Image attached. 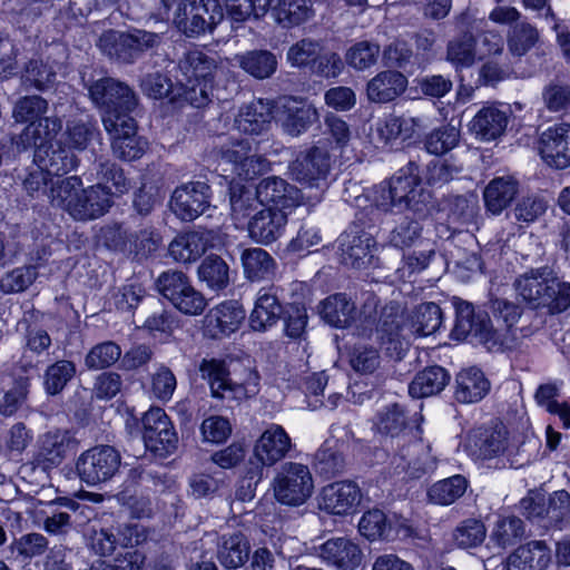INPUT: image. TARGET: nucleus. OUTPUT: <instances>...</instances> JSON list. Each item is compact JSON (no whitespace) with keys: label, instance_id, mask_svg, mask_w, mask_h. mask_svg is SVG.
Wrapping results in <instances>:
<instances>
[{"label":"nucleus","instance_id":"nucleus-1","mask_svg":"<svg viewBox=\"0 0 570 570\" xmlns=\"http://www.w3.org/2000/svg\"><path fill=\"white\" fill-rule=\"evenodd\" d=\"M91 100L102 110V124L110 136L111 149L122 160L140 158L148 141L137 135V125L129 114L137 106L134 91L112 78H102L89 87Z\"/></svg>","mask_w":570,"mask_h":570},{"label":"nucleus","instance_id":"nucleus-2","mask_svg":"<svg viewBox=\"0 0 570 570\" xmlns=\"http://www.w3.org/2000/svg\"><path fill=\"white\" fill-rule=\"evenodd\" d=\"M491 309L497 326L493 327L484 313H475L472 304L460 301L455 303L456 321L454 333L459 337L474 336L489 351L511 348L517 341L514 327L521 316V308L515 303L497 298Z\"/></svg>","mask_w":570,"mask_h":570},{"label":"nucleus","instance_id":"nucleus-3","mask_svg":"<svg viewBox=\"0 0 570 570\" xmlns=\"http://www.w3.org/2000/svg\"><path fill=\"white\" fill-rule=\"evenodd\" d=\"M441 324L440 306L428 302L416 307L410 323L403 315L393 313L392 307L384 308L374 333L385 353L392 358L401 360L409 350L413 336L430 335L438 331Z\"/></svg>","mask_w":570,"mask_h":570},{"label":"nucleus","instance_id":"nucleus-4","mask_svg":"<svg viewBox=\"0 0 570 570\" xmlns=\"http://www.w3.org/2000/svg\"><path fill=\"white\" fill-rule=\"evenodd\" d=\"M48 101L37 95L24 96L17 100L12 109L16 122L27 124L23 130L13 139L19 150H27L33 145L53 140L62 128V121L56 116H45Z\"/></svg>","mask_w":570,"mask_h":570},{"label":"nucleus","instance_id":"nucleus-5","mask_svg":"<svg viewBox=\"0 0 570 570\" xmlns=\"http://www.w3.org/2000/svg\"><path fill=\"white\" fill-rule=\"evenodd\" d=\"M424 198L419 166L414 161H409L389 180L375 186L372 193L374 206L384 212L402 210L415 206Z\"/></svg>","mask_w":570,"mask_h":570},{"label":"nucleus","instance_id":"nucleus-6","mask_svg":"<svg viewBox=\"0 0 570 570\" xmlns=\"http://www.w3.org/2000/svg\"><path fill=\"white\" fill-rule=\"evenodd\" d=\"M272 488L277 502L289 507H299L312 497L314 480L307 465L287 462L277 471Z\"/></svg>","mask_w":570,"mask_h":570},{"label":"nucleus","instance_id":"nucleus-7","mask_svg":"<svg viewBox=\"0 0 570 570\" xmlns=\"http://www.w3.org/2000/svg\"><path fill=\"white\" fill-rule=\"evenodd\" d=\"M158 292L180 313L189 316L203 314L207 301L183 272L167 271L156 282Z\"/></svg>","mask_w":570,"mask_h":570},{"label":"nucleus","instance_id":"nucleus-8","mask_svg":"<svg viewBox=\"0 0 570 570\" xmlns=\"http://www.w3.org/2000/svg\"><path fill=\"white\" fill-rule=\"evenodd\" d=\"M224 19L218 0H183L175 12L174 23L187 37L212 32Z\"/></svg>","mask_w":570,"mask_h":570},{"label":"nucleus","instance_id":"nucleus-9","mask_svg":"<svg viewBox=\"0 0 570 570\" xmlns=\"http://www.w3.org/2000/svg\"><path fill=\"white\" fill-rule=\"evenodd\" d=\"M200 373L208 381L214 397L242 401L258 393L259 377L255 372H248L244 383H236L228 379L223 362L204 360L200 365Z\"/></svg>","mask_w":570,"mask_h":570},{"label":"nucleus","instance_id":"nucleus-10","mask_svg":"<svg viewBox=\"0 0 570 570\" xmlns=\"http://www.w3.org/2000/svg\"><path fill=\"white\" fill-rule=\"evenodd\" d=\"M219 163L232 166V171L240 178L250 179L268 170V160L258 154H252L248 139L228 138L214 149Z\"/></svg>","mask_w":570,"mask_h":570},{"label":"nucleus","instance_id":"nucleus-11","mask_svg":"<svg viewBox=\"0 0 570 570\" xmlns=\"http://www.w3.org/2000/svg\"><path fill=\"white\" fill-rule=\"evenodd\" d=\"M120 453L110 445H96L82 452L77 460V472L88 485H97L111 480L119 471Z\"/></svg>","mask_w":570,"mask_h":570},{"label":"nucleus","instance_id":"nucleus-12","mask_svg":"<svg viewBox=\"0 0 570 570\" xmlns=\"http://www.w3.org/2000/svg\"><path fill=\"white\" fill-rule=\"evenodd\" d=\"M159 42V36L153 32L137 30L125 33L115 30L104 32L98 41L100 50L110 59L131 62L144 50Z\"/></svg>","mask_w":570,"mask_h":570},{"label":"nucleus","instance_id":"nucleus-13","mask_svg":"<svg viewBox=\"0 0 570 570\" xmlns=\"http://www.w3.org/2000/svg\"><path fill=\"white\" fill-rule=\"evenodd\" d=\"M142 440L147 450L158 456L173 454L178 445L175 428L160 407H150L142 416Z\"/></svg>","mask_w":570,"mask_h":570},{"label":"nucleus","instance_id":"nucleus-14","mask_svg":"<svg viewBox=\"0 0 570 570\" xmlns=\"http://www.w3.org/2000/svg\"><path fill=\"white\" fill-rule=\"evenodd\" d=\"M104 237L109 247L126 252L138 259L148 257L161 243L160 235L149 228L128 235L120 226L107 227L104 229Z\"/></svg>","mask_w":570,"mask_h":570},{"label":"nucleus","instance_id":"nucleus-15","mask_svg":"<svg viewBox=\"0 0 570 570\" xmlns=\"http://www.w3.org/2000/svg\"><path fill=\"white\" fill-rule=\"evenodd\" d=\"M513 449L509 431L501 422L480 428L470 439L471 454L478 460H491L511 454Z\"/></svg>","mask_w":570,"mask_h":570},{"label":"nucleus","instance_id":"nucleus-16","mask_svg":"<svg viewBox=\"0 0 570 570\" xmlns=\"http://www.w3.org/2000/svg\"><path fill=\"white\" fill-rule=\"evenodd\" d=\"M210 187L204 181H190L177 187L171 196L173 213L181 220L191 222L209 207Z\"/></svg>","mask_w":570,"mask_h":570},{"label":"nucleus","instance_id":"nucleus-17","mask_svg":"<svg viewBox=\"0 0 570 570\" xmlns=\"http://www.w3.org/2000/svg\"><path fill=\"white\" fill-rule=\"evenodd\" d=\"M552 274L551 267L541 266L518 275L513 282L518 297L533 309L543 308Z\"/></svg>","mask_w":570,"mask_h":570},{"label":"nucleus","instance_id":"nucleus-18","mask_svg":"<svg viewBox=\"0 0 570 570\" xmlns=\"http://www.w3.org/2000/svg\"><path fill=\"white\" fill-rule=\"evenodd\" d=\"M292 446V439L285 429L271 423L256 440L253 455L263 466H273L288 454Z\"/></svg>","mask_w":570,"mask_h":570},{"label":"nucleus","instance_id":"nucleus-19","mask_svg":"<svg viewBox=\"0 0 570 570\" xmlns=\"http://www.w3.org/2000/svg\"><path fill=\"white\" fill-rule=\"evenodd\" d=\"M330 155L326 149L314 146L301 153L291 164L292 177L301 184L318 186L330 171Z\"/></svg>","mask_w":570,"mask_h":570},{"label":"nucleus","instance_id":"nucleus-20","mask_svg":"<svg viewBox=\"0 0 570 570\" xmlns=\"http://www.w3.org/2000/svg\"><path fill=\"white\" fill-rule=\"evenodd\" d=\"M361 499L362 493L356 483L351 481L333 482L322 489L318 507L331 514L346 515L357 508Z\"/></svg>","mask_w":570,"mask_h":570},{"label":"nucleus","instance_id":"nucleus-21","mask_svg":"<svg viewBox=\"0 0 570 570\" xmlns=\"http://www.w3.org/2000/svg\"><path fill=\"white\" fill-rule=\"evenodd\" d=\"M256 188L261 205H271L269 208L292 214L302 203L301 190L281 177L264 178Z\"/></svg>","mask_w":570,"mask_h":570},{"label":"nucleus","instance_id":"nucleus-22","mask_svg":"<svg viewBox=\"0 0 570 570\" xmlns=\"http://www.w3.org/2000/svg\"><path fill=\"white\" fill-rule=\"evenodd\" d=\"M539 151L551 167L563 169L570 166V125L559 124L541 134Z\"/></svg>","mask_w":570,"mask_h":570},{"label":"nucleus","instance_id":"nucleus-23","mask_svg":"<svg viewBox=\"0 0 570 570\" xmlns=\"http://www.w3.org/2000/svg\"><path fill=\"white\" fill-rule=\"evenodd\" d=\"M245 311L237 301H225L210 308L204 318L205 334L213 337L236 332L245 320Z\"/></svg>","mask_w":570,"mask_h":570},{"label":"nucleus","instance_id":"nucleus-24","mask_svg":"<svg viewBox=\"0 0 570 570\" xmlns=\"http://www.w3.org/2000/svg\"><path fill=\"white\" fill-rule=\"evenodd\" d=\"M318 119V111L313 105L292 97L282 99L277 110V120L291 136L303 134Z\"/></svg>","mask_w":570,"mask_h":570},{"label":"nucleus","instance_id":"nucleus-25","mask_svg":"<svg viewBox=\"0 0 570 570\" xmlns=\"http://www.w3.org/2000/svg\"><path fill=\"white\" fill-rule=\"evenodd\" d=\"M288 212L274 208L258 210L247 223L249 236L259 244L268 245L285 232Z\"/></svg>","mask_w":570,"mask_h":570},{"label":"nucleus","instance_id":"nucleus-26","mask_svg":"<svg viewBox=\"0 0 570 570\" xmlns=\"http://www.w3.org/2000/svg\"><path fill=\"white\" fill-rule=\"evenodd\" d=\"M509 122L508 109L491 104L483 106L469 124L470 131L481 141H493L501 137Z\"/></svg>","mask_w":570,"mask_h":570},{"label":"nucleus","instance_id":"nucleus-27","mask_svg":"<svg viewBox=\"0 0 570 570\" xmlns=\"http://www.w3.org/2000/svg\"><path fill=\"white\" fill-rule=\"evenodd\" d=\"M272 109L268 101L253 100L238 109L234 118V128L246 135H263L272 126L274 118Z\"/></svg>","mask_w":570,"mask_h":570},{"label":"nucleus","instance_id":"nucleus-28","mask_svg":"<svg viewBox=\"0 0 570 570\" xmlns=\"http://www.w3.org/2000/svg\"><path fill=\"white\" fill-rule=\"evenodd\" d=\"M31 148H35L33 161L55 178L71 171L78 165L76 155L68 147L53 146L52 140Z\"/></svg>","mask_w":570,"mask_h":570},{"label":"nucleus","instance_id":"nucleus-29","mask_svg":"<svg viewBox=\"0 0 570 570\" xmlns=\"http://www.w3.org/2000/svg\"><path fill=\"white\" fill-rule=\"evenodd\" d=\"M320 557L340 570H355L362 563L363 552L358 544L348 538H333L321 546Z\"/></svg>","mask_w":570,"mask_h":570},{"label":"nucleus","instance_id":"nucleus-30","mask_svg":"<svg viewBox=\"0 0 570 570\" xmlns=\"http://www.w3.org/2000/svg\"><path fill=\"white\" fill-rule=\"evenodd\" d=\"M283 306L274 286L262 287L256 294L254 308L249 315V325L254 331H266L281 320Z\"/></svg>","mask_w":570,"mask_h":570},{"label":"nucleus","instance_id":"nucleus-31","mask_svg":"<svg viewBox=\"0 0 570 570\" xmlns=\"http://www.w3.org/2000/svg\"><path fill=\"white\" fill-rule=\"evenodd\" d=\"M212 232L190 230L178 234L169 244V256L177 263H193L202 257L210 245Z\"/></svg>","mask_w":570,"mask_h":570},{"label":"nucleus","instance_id":"nucleus-32","mask_svg":"<svg viewBox=\"0 0 570 570\" xmlns=\"http://www.w3.org/2000/svg\"><path fill=\"white\" fill-rule=\"evenodd\" d=\"M338 242L344 264L361 268L371 261L372 248L375 245L371 234L353 227L341 235Z\"/></svg>","mask_w":570,"mask_h":570},{"label":"nucleus","instance_id":"nucleus-33","mask_svg":"<svg viewBox=\"0 0 570 570\" xmlns=\"http://www.w3.org/2000/svg\"><path fill=\"white\" fill-rule=\"evenodd\" d=\"M111 205L110 193L101 184L88 188L81 186L77 205L71 206V217L76 220L96 219L105 215Z\"/></svg>","mask_w":570,"mask_h":570},{"label":"nucleus","instance_id":"nucleus-34","mask_svg":"<svg viewBox=\"0 0 570 570\" xmlns=\"http://www.w3.org/2000/svg\"><path fill=\"white\" fill-rule=\"evenodd\" d=\"M250 544L240 531L224 533L218 538L216 556L226 569L236 570L249 559Z\"/></svg>","mask_w":570,"mask_h":570},{"label":"nucleus","instance_id":"nucleus-35","mask_svg":"<svg viewBox=\"0 0 570 570\" xmlns=\"http://www.w3.org/2000/svg\"><path fill=\"white\" fill-rule=\"evenodd\" d=\"M490 381L475 366L461 370L455 377L454 397L462 404L481 401L490 391Z\"/></svg>","mask_w":570,"mask_h":570},{"label":"nucleus","instance_id":"nucleus-36","mask_svg":"<svg viewBox=\"0 0 570 570\" xmlns=\"http://www.w3.org/2000/svg\"><path fill=\"white\" fill-rule=\"evenodd\" d=\"M70 438L67 432L56 430L42 434L38 440L35 461L43 470L58 466L68 452Z\"/></svg>","mask_w":570,"mask_h":570},{"label":"nucleus","instance_id":"nucleus-37","mask_svg":"<svg viewBox=\"0 0 570 570\" xmlns=\"http://www.w3.org/2000/svg\"><path fill=\"white\" fill-rule=\"evenodd\" d=\"M407 87L406 77L395 70L379 72L366 86V95L370 101L386 104L401 96Z\"/></svg>","mask_w":570,"mask_h":570},{"label":"nucleus","instance_id":"nucleus-38","mask_svg":"<svg viewBox=\"0 0 570 570\" xmlns=\"http://www.w3.org/2000/svg\"><path fill=\"white\" fill-rule=\"evenodd\" d=\"M551 551L543 541H532L519 547L507 559L508 570H546Z\"/></svg>","mask_w":570,"mask_h":570},{"label":"nucleus","instance_id":"nucleus-39","mask_svg":"<svg viewBox=\"0 0 570 570\" xmlns=\"http://www.w3.org/2000/svg\"><path fill=\"white\" fill-rule=\"evenodd\" d=\"M519 181L513 176L494 177L483 190L484 206L493 215H500L519 194Z\"/></svg>","mask_w":570,"mask_h":570},{"label":"nucleus","instance_id":"nucleus-40","mask_svg":"<svg viewBox=\"0 0 570 570\" xmlns=\"http://www.w3.org/2000/svg\"><path fill=\"white\" fill-rule=\"evenodd\" d=\"M240 259L244 275L252 282L268 281L276 274L275 259L263 248H247L243 250Z\"/></svg>","mask_w":570,"mask_h":570},{"label":"nucleus","instance_id":"nucleus-41","mask_svg":"<svg viewBox=\"0 0 570 570\" xmlns=\"http://www.w3.org/2000/svg\"><path fill=\"white\" fill-rule=\"evenodd\" d=\"M450 375L441 366H430L419 372L409 385L412 397L422 399L440 393L449 383Z\"/></svg>","mask_w":570,"mask_h":570},{"label":"nucleus","instance_id":"nucleus-42","mask_svg":"<svg viewBox=\"0 0 570 570\" xmlns=\"http://www.w3.org/2000/svg\"><path fill=\"white\" fill-rule=\"evenodd\" d=\"M271 8L274 20L284 28L299 26L314 16L308 0H279Z\"/></svg>","mask_w":570,"mask_h":570},{"label":"nucleus","instance_id":"nucleus-43","mask_svg":"<svg viewBox=\"0 0 570 570\" xmlns=\"http://www.w3.org/2000/svg\"><path fill=\"white\" fill-rule=\"evenodd\" d=\"M60 65V61L51 59V56L46 60L42 58L31 59L26 66L22 79L24 83L40 91L46 90L55 83Z\"/></svg>","mask_w":570,"mask_h":570},{"label":"nucleus","instance_id":"nucleus-44","mask_svg":"<svg viewBox=\"0 0 570 570\" xmlns=\"http://www.w3.org/2000/svg\"><path fill=\"white\" fill-rule=\"evenodd\" d=\"M355 305L344 294L328 296L322 302L321 315L334 327H347L354 318Z\"/></svg>","mask_w":570,"mask_h":570},{"label":"nucleus","instance_id":"nucleus-45","mask_svg":"<svg viewBox=\"0 0 570 570\" xmlns=\"http://www.w3.org/2000/svg\"><path fill=\"white\" fill-rule=\"evenodd\" d=\"M82 180L77 176L55 178L51 181L47 200L53 206L60 207L71 216V206L77 205Z\"/></svg>","mask_w":570,"mask_h":570},{"label":"nucleus","instance_id":"nucleus-46","mask_svg":"<svg viewBox=\"0 0 570 570\" xmlns=\"http://www.w3.org/2000/svg\"><path fill=\"white\" fill-rule=\"evenodd\" d=\"M239 67L257 79L271 77L277 68V59L267 50H254L235 56Z\"/></svg>","mask_w":570,"mask_h":570},{"label":"nucleus","instance_id":"nucleus-47","mask_svg":"<svg viewBox=\"0 0 570 570\" xmlns=\"http://www.w3.org/2000/svg\"><path fill=\"white\" fill-rule=\"evenodd\" d=\"M261 205L257 197V188L252 190L245 186L230 187V215L237 228H242L246 219Z\"/></svg>","mask_w":570,"mask_h":570},{"label":"nucleus","instance_id":"nucleus-48","mask_svg":"<svg viewBox=\"0 0 570 570\" xmlns=\"http://www.w3.org/2000/svg\"><path fill=\"white\" fill-rule=\"evenodd\" d=\"M179 69L184 76L180 81H212L214 61L199 50L188 51L179 62Z\"/></svg>","mask_w":570,"mask_h":570},{"label":"nucleus","instance_id":"nucleus-49","mask_svg":"<svg viewBox=\"0 0 570 570\" xmlns=\"http://www.w3.org/2000/svg\"><path fill=\"white\" fill-rule=\"evenodd\" d=\"M476 58L479 52L472 35L463 33L449 42L446 60L456 69L471 67Z\"/></svg>","mask_w":570,"mask_h":570},{"label":"nucleus","instance_id":"nucleus-50","mask_svg":"<svg viewBox=\"0 0 570 570\" xmlns=\"http://www.w3.org/2000/svg\"><path fill=\"white\" fill-rule=\"evenodd\" d=\"M468 489L464 476L456 474L434 483L428 491L429 500L440 505H449L461 498Z\"/></svg>","mask_w":570,"mask_h":570},{"label":"nucleus","instance_id":"nucleus-51","mask_svg":"<svg viewBox=\"0 0 570 570\" xmlns=\"http://www.w3.org/2000/svg\"><path fill=\"white\" fill-rule=\"evenodd\" d=\"M198 277L212 289H223L229 284V267L219 256H207L198 267Z\"/></svg>","mask_w":570,"mask_h":570},{"label":"nucleus","instance_id":"nucleus-52","mask_svg":"<svg viewBox=\"0 0 570 570\" xmlns=\"http://www.w3.org/2000/svg\"><path fill=\"white\" fill-rule=\"evenodd\" d=\"M358 529L361 534L371 541L393 538L392 524L387 522L384 512L379 509L365 512L358 522Z\"/></svg>","mask_w":570,"mask_h":570},{"label":"nucleus","instance_id":"nucleus-53","mask_svg":"<svg viewBox=\"0 0 570 570\" xmlns=\"http://www.w3.org/2000/svg\"><path fill=\"white\" fill-rule=\"evenodd\" d=\"M416 125L414 118L389 116L377 122L376 134L384 144H389L399 137L410 138Z\"/></svg>","mask_w":570,"mask_h":570},{"label":"nucleus","instance_id":"nucleus-54","mask_svg":"<svg viewBox=\"0 0 570 570\" xmlns=\"http://www.w3.org/2000/svg\"><path fill=\"white\" fill-rule=\"evenodd\" d=\"M322 51L320 41L305 38L293 43L286 52V61L294 68H312Z\"/></svg>","mask_w":570,"mask_h":570},{"label":"nucleus","instance_id":"nucleus-55","mask_svg":"<svg viewBox=\"0 0 570 570\" xmlns=\"http://www.w3.org/2000/svg\"><path fill=\"white\" fill-rule=\"evenodd\" d=\"M53 179L55 177L33 161L22 178V187L29 197L43 200L48 198Z\"/></svg>","mask_w":570,"mask_h":570},{"label":"nucleus","instance_id":"nucleus-56","mask_svg":"<svg viewBox=\"0 0 570 570\" xmlns=\"http://www.w3.org/2000/svg\"><path fill=\"white\" fill-rule=\"evenodd\" d=\"M422 226L421 224L406 216L404 219L396 225V227L390 233L389 243L396 248H407L414 245H423L424 239L421 236Z\"/></svg>","mask_w":570,"mask_h":570},{"label":"nucleus","instance_id":"nucleus-57","mask_svg":"<svg viewBox=\"0 0 570 570\" xmlns=\"http://www.w3.org/2000/svg\"><path fill=\"white\" fill-rule=\"evenodd\" d=\"M227 16L233 22H244L252 17H264L268 9V0H225Z\"/></svg>","mask_w":570,"mask_h":570},{"label":"nucleus","instance_id":"nucleus-58","mask_svg":"<svg viewBox=\"0 0 570 570\" xmlns=\"http://www.w3.org/2000/svg\"><path fill=\"white\" fill-rule=\"evenodd\" d=\"M523 522L517 517H504L497 521L492 533L491 541L498 547L504 549L517 543L523 535Z\"/></svg>","mask_w":570,"mask_h":570},{"label":"nucleus","instance_id":"nucleus-59","mask_svg":"<svg viewBox=\"0 0 570 570\" xmlns=\"http://www.w3.org/2000/svg\"><path fill=\"white\" fill-rule=\"evenodd\" d=\"M98 177L105 188V190L110 193V198L114 196H119L128 191L129 181L126 178L124 170L109 160L101 161L99 164Z\"/></svg>","mask_w":570,"mask_h":570},{"label":"nucleus","instance_id":"nucleus-60","mask_svg":"<svg viewBox=\"0 0 570 570\" xmlns=\"http://www.w3.org/2000/svg\"><path fill=\"white\" fill-rule=\"evenodd\" d=\"M121 356V348L111 341L99 343L91 347L85 358L90 370H102L114 365Z\"/></svg>","mask_w":570,"mask_h":570},{"label":"nucleus","instance_id":"nucleus-61","mask_svg":"<svg viewBox=\"0 0 570 570\" xmlns=\"http://www.w3.org/2000/svg\"><path fill=\"white\" fill-rule=\"evenodd\" d=\"M36 266H20L6 273L0 278V291L3 294H13L26 291L37 278Z\"/></svg>","mask_w":570,"mask_h":570},{"label":"nucleus","instance_id":"nucleus-62","mask_svg":"<svg viewBox=\"0 0 570 570\" xmlns=\"http://www.w3.org/2000/svg\"><path fill=\"white\" fill-rule=\"evenodd\" d=\"M539 40L537 28L528 22L517 23L510 31L508 46L515 56L525 55Z\"/></svg>","mask_w":570,"mask_h":570},{"label":"nucleus","instance_id":"nucleus-63","mask_svg":"<svg viewBox=\"0 0 570 570\" xmlns=\"http://www.w3.org/2000/svg\"><path fill=\"white\" fill-rule=\"evenodd\" d=\"M374 425L381 434L390 435L391 438L400 436L406 426L403 409L397 404L386 407L377 414Z\"/></svg>","mask_w":570,"mask_h":570},{"label":"nucleus","instance_id":"nucleus-64","mask_svg":"<svg viewBox=\"0 0 570 570\" xmlns=\"http://www.w3.org/2000/svg\"><path fill=\"white\" fill-rule=\"evenodd\" d=\"M544 307L550 314L561 313L570 307V283L560 279L553 272Z\"/></svg>","mask_w":570,"mask_h":570}]
</instances>
